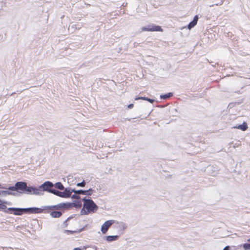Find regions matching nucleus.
Here are the masks:
<instances>
[{
	"instance_id": "nucleus-24",
	"label": "nucleus",
	"mask_w": 250,
	"mask_h": 250,
	"mask_svg": "<svg viewBox=\"0 0 250 250\" xmlns=\"http://www.w3.org/2000/svg\"><path fill=\"white\" fill-rule=\"evenodd\" d=\"M79 194H74L72 196H71V198L72 199H77V200H79L80 199V196L78 195Z\"/></svg>"
},
{
	"instance_id": "nucleus-25",
	"label": "nucleus",
	"mask_w": 250,
	"mask_h": 250,
	"mask_svg": "<svg viewBox=\"0 0 250 250\" xmlns=\"http://www.w3.org/2000/svg\"><path fill=\"white\" fill-rule=\"evenodd\" d=\"M146 100L148 101L150 103H153L154 102V100L147 97H146Z\"/></svg>"
},
{
	"instance_id": "nucleus-5",
	"label": "nucleus",
	"mask_w": 250,
	"mask_h": 250,
	"mask_svg": "<svg viewBox=\"0 0 250 250\" xmlns=\"http://www.w3.org/2000/svg\"><path fill=\"white\" fill-rule=\"evenodd\" d=\"M62 208H63V203H60L56 205L46 206L42 207V212L44 213H49L51 210H59Z\"/></svg>"
},
{
	"instance_id": "nucleus-14",
	"label": "nucleus",
	"mask_w": 250,
	"mask_h": 250,
	"mask_svg": "<svg viewBox=\"0 0 250 250\" xmlns=\"http://www.w3.org/2000/svg\"><path fill=\"white\" fill-rule=\"evenodd\" d=\"M54 187L60 190H63L65 189L64 186L61 182H57L54 184Z\"/></svg>"
},
{
	"instance_id": "nucleus-9",
	"label": "nucleus",
	"mask_w": 250,
	"mask_h": 250,
	"mask_svg": "<svg viewBox=\"0 0 250 250\" xmlns=\"http://www.w3.org/2000/svg\"><path fill=\"white\" fill-rule=\"evenodd\" d=\"M71 193L72 192H74L77 194H82V195H86L87 196H90L95 191L92 189L89 188L86 190H83L82 189L80 190H76L75 189H70Z\"/></svg>"
},
{
	"instance_id": "nucleus-1",
	"label": "nucleus",
	"mask_w": 250,
	"mask_h": 250,
	"mask_svg": "<svg viewBox=\"0 0 250 250\" xmlns=\"http://www.w3.org/2000/svg\"><path fill=\"white\" fill-rule=\"evenodd\" d=\"M8 209L13 211V214L16 215H21L23 213H39L42 212V209L35 207L29 208H9Z\"/></svg>"
},
{
	"instance_id": "nucleus-18",
	"label": "nucleus",
	"mask_w": 250,
	"mask_h": 250,
	"mask_svg": "<svg viewBox=\"0 0 250 250\" xmlns=\"http://www.w3.org/2000/svg\"><path fill=\"white\" fill-rule=\"evenodd\" d=\"M63 208H68L73 207V203H63Z\"/></svg>"
},
{
	"instance_id": "nucleus-2",
	"label": "nucleus",
	"mask_w": 250,
	"mask_h": 250,
	"mask_svg": "<svg viewBox=\"0 0 250 250\" xmlns=\"http://www.w3.org/2000/svg\"><path fill=\"white\" fill-rule=\"evenodd\" d=\"M83 206L84 208L88 210L89 212H95L98 209L97 205L93 202V201L90 199H86L85 197L83 199Z\"/></svg>"
},
{
	"instance_id": "nucleus-6",
	"label": "nucleus",
	"mask_w": 250,
	"mask_h": 250,
	"mask_svg": "<svg viewBox=\"0 0 250 250\" xmlns=\"http://www.w3.org/2000/svg\"><path fill=\"white\" fill-rule=\"evenodd\" d=\"M141 31H160L162 32L163 29L159 25H156L154 24H149L146 26L143 27L141 28Z\"/></svg>"
},
{
	"instance_id": "nucleus-35",
	"label": "nucleus",
	"mask_w": 250,
	"mask_h": 250,
	"mask_svg": "<svg viewBox=\"0 0 250 250\" xmlns=\"http://www.w3.org/2000/svg\"><path fill=\"white\" fill-rule=\"evenodd\" d=\"M247 241L250 242V238L247 240Z\"/></svg>"
},
{
	"instance_id": "nucleus-34",
	"label": "nucleus",
	"mask_w": 250,
	"mask_h": 250,
	"mask_svg": "<svg viewBox=\"0 0 250 250\" xmlns=\"http://www.w3.org/2000/svg\"><path fill=\"white\" fill-rule=\"evenodd\" d=\"M73 250H81V249L80 248H75Z\"/></svg>"
},
{
	"instance_id": "nucleus-31",
	"label": "nucleus",
	"mask_w": 250,
	"mask_h": 250,
	"mask_svg": "<svg viewBox=\"0 0 250 250\" xmlns=\"http://www.w3.org/2000/svg\"><path fill=\"white\" fill-rule=\"evenodd\" d=\"M134 105L133 104H130L128 105V107L130 109L132 108L133 107Z\"/></svg>"
},
{
	"instance_id": "nucleus-10",
	"label": "nucleus",
	"mask_w": 250,
	"mask_h": 250,
	"mask_svg": "<svg viewBox=\"0 0 250 250\" xmlns=\"http://www.w3.org/2000/svg\"><path fill=\"white\" fill-rule=\"evenodd\" d=\"M115 221L113 220H110L105 221L101 227V231L103 234L106 233L109 227L114 224Z\"/></svg>"
},
{
	"instance_id": "nucleus-12",
	"label": "nucleus",
	"mask_w": 250,
	"mask_h": 250,
	"mask_svg": "<svg viewBox=\"0 0 250 250\" xmlns=\"http://www.w3.org/2000/svg\"><path fill=\"white\" fill-rule=\"evenodd\" d=\"M235 128L241 129L243 131H245L248 128V125L247 124L246 122H244L242 125H238V126L234 127Z\"/></svg>"
},
{
	"instance_id": "nucleus-11",
	"label": "nucleus",
	"mask_w": 250,
	"mask_h": 250,
	"mask_svg": "<svg viewBox=\"0 0 250 250\" xmlns=\"http://www.w3.org/2000/svg\"><path fill=\"white\" fill-rule=\"evenodd\" d=\"M49 212L52 218H59L62 215V212L58 210H51Z\"/></svg>"
},
{
	"instance_id": "nucleus-36",
	"label": "nucleus",
	"mask_w": 250,
	"mask_h": 250,
	"mask_svg": "<svg viewBox=\"0 0 250 250\" xmlns=\"http://www.w3.org/2000/svg\"><path fill=\"white\" fill-rule=\"evenodd\" d=\"M1 200L0 199V203H1Z\"/></svg>"
},
{
	"instance_id": "nucleus-8",
	"label": "nucleus",
	"mask_w": 250,
	"mask_h": 250,
	"mask_svg": "<svg viewBox=\"0 0 250 250\" xmlns=\"http://www.w3.org/2000/svg\"><path fill=\"white\" fill-rule=\"evenodd\" d=\"M24 191H25L26 193L28 194H33L35 195H40L42 194V190L41 189H38V188L27 187L26 185V187L24 188Z\"/></svg>"
},
{
	"instance_id": "nucleus-32",
	"label": "nucleus",
	"mask_w": 250,
	"mask_h": 250,
	"mask_svg": "<svg viewBox=\"0 0 250 250\" xmlns=\"http://www.w3.org/2000/svg\"><path fill=\"white\" fill-rule=\"evenodd\" d=\"M229 246H226L224 249L223 250H229Z\"/></svg>"
},
{
	"instance_id": "nucleus-7",
	"label": "nucleus",
	"mask_w": 250,
	"mask_h": 250,
	"mask_svg": "<svg viewBox=\"0 0 250 250\" xmlns=\"http://www.w3.org/2000/svg\"><path fill=\"white\" fill-rule=\"evenodd\" d=\"M26 187V183L23 182H18L15 184V186L7 188V189L11 191L21 190L24 191Z\"/></svg>"
},
{
	"instance_id": "nucleus-23",
	"label": "nucleus",
	"mask_w": 250,
	"mask_h": 250,
	"mask_svg": "<svg viewBox=\"0 0 250 250\" xmlns=\"http://www.w3.org/2000/svg\"><path fill=\"white\" fill-rule=\"evenodd\" d=\"M85 182L84 180H83L81 183H78L77 184V187H84L85 186Z\"/></svg>"
},
{
	"instance_id": "nucleus-28",
	"label": "nucleus",
	"mask_w": 250,
	"mask_h": 250,
	"mask_svg": "<svg viewBox=\"0 0 250 250\" xmlns=\"http://www.w3.org/2000/svg\"><path fill=\"white\" fill-rule=\"evenodd\" d=\"M64 232L70 233H73L75 232L74 231H72V230H64Z\"/></svg>"
},
{
	"instance_id": "nucleus-15",
	"label": "nucleus",
	"mask_w": 250,
	"mask_h": 250,
	"mask_svg": "<svg viewBox=\"0 0 250 250\" xmlns=\"http://www.w3.org/2000/svg\"><path fill=\"white\" fill-rule=\"evenodd\" d=\"M2 194L4 196H5L6 195H15V193H13L11 191H10L9 190H1L0 191V195Z\"/></svg>"
},
{
	"instance_id": "nucleus-17",
	"label": "nucleus",
	"mask_w": 250,
	"mask_h": 250,
	"mask_svg": "<svg viewBox=\"0 0 250 250\" xmlns=\"http://www.w3.org/2000/svg\"><path fill=\"white\" fill-rule=\"evenodd\" d=\"M118 228L124 231L126 228V225L124 222H120L118 223Z\"/></svg>"
},
{
	"instance_id": "nucleus-3",
	"label": "nucleus",
	"mask_w": 250,
	"mask_h": 250,
	"mask_svg": "<svg viewBox=\"0 0 250 250\" xmlns=\"http://www.w3.org/2000/svg\"><path fill=\"white\" fill-rule=\"evenodd\" d=\"M51 193L62 198H68L71 197V189L67 188H65L62 192L54 189L51 191Z\"/></svg>"
},
{
	"instance_id": "nucleus-30",
	"label": "nucleus",
	"mask_w": 250,
	"mask_h": 250,
	"mask_svg": "<svg viewBox=\"0 0 250 250\" xmlns=\"http://www.w3.org/2000/svg\"><path fill=\"white\" fill-rule=\"evenodd\" d=\"M6 206L4 205L0 204V208L1 209H4L6 208Z\"/></svg>"
},
{
	"instance_id": "nucleus-4",
	"label": "nucleus",
	"mask_w": 250,
	"mask_h": 250,
	"mask_svg": "<svg viewBox=\"0 0 250 250\" xmlns=\"http://www.w3.org/2000/svg\"><path fill=\"white\" fill-rule=\"evenodd\" d=\"M54 187V184L50 181H46L40 186L38 189H42V195L44 191L51 193V191L54 189L52 188Z\"/></svg>"
},
{
	"instance_id": "nucleus-33",
	"label": "nucleus",
	"mask_w": 250,
	"mask_h": 250,
	"mask_svg": "<svg viewBox=\"0 0 250 250\" xmlns=\"http://www.w3.org/2000/svg\"><path fill=\"white\" fill-rule=\"evenodd\" d=\"M0 188L7 189V187H1V185L0 184Z\"/></svg>"
},
{
	"instance_id": "nucleus-20",
	"label": "nucleus",
	"mask_w": 250,
	"mask_h": 250,
	"mask_svg": "<svg viewBox=\"0 0 250 250\" xmlns=\"http://www.w3.org/2000/svg\"><path fill=\"white\" fill-rule=\"evenodd\" d=\"M89 213V211L88 210L86 209L85 208H84L83 207L81 211V214L83 215H87Z\"/></svg>"
},
{
	"instance_id": "nucleus-19",
	"label": "nucleus",
	"mask_w": 250,
	"mask_h": 250,
	"mask_svg": "<svg viewBox=\"0 0 250 250\" xmlns=\"http://www.w3.org/2000/svg\"><path fill=\"white\" fill-rule=\"evenodd\" d=\"M172 96V93H168L166 94L161 95V98L163 99H167Z\"/></svg>"
},
{
	"instance_id": "nucleus-16",
	"label": "nucleus",
	"mask_w": 250,
	"mask_h": 250,
	"mask_svg": "<svg viewBox=\"0 0 250 250\" xmlns=\"http://www.w3.org/2000/svg\"><path fill=\"white\" fill-rule=\"evenodd\" d=\"M82 202L80 200H78L73 203V207L76 208H80L82 206Z\"/></svg>"
},
{
	"instance_id": "nucleus-22",
	"label": "nucleus",
	"mask_w": 250,
	"mask_h": 250,
	"mask_svg": "<svg viewBox=\"0 0 250 250\" xmlns=\"http://www.w3.org/2000/svg\"><path fill=\"white\" fill-rule=\"evenodd\" d=\"M243 248L245 250H250V244L245 243L243 245Z\"/></svg>"
},
{
	"instance_id": "nucleus-27",
	"label": "nucleus",
	"mask_w": 250,
	"mask_h": 250,
	"mask_svg": "<svg viewBox=\"0 0 250 250\" xmlns=\"http://www.w3.org/2000/svg\"><path fill=\"white\" fill-rule=\"evenodd\" d=\"M198 17L197 15H196L194 19H193V21H195L196 22H197V21H198Z\"/></svg>"
},
{
	"instance_id": "nucleus-26",
	"label": "nucleus",
	"mask_w": 250,
	"mask_h": 250,
	"mask_svg": "<svg viewBox=\"0 0 250 250\" xmlns=\"http://www.w3.org/2000/svg\"><path fill=\"white\" fill-rule=\"evenodd\" d=\"M146 97H138V98H135V100H139V99H142V100H146Z\"/></svg>"
},
{
	"instance_id": "nucleus-29",
	"label": "nucleus",
	"mask_w": 250,
	"mask_h": 250,
	"mask_svg": "<svg viewBox=\"0 0 250 250\" xmlns=\"http://www.w3.org/2000/svg\"><path fill=\"white\" fill-rule=\"evenodd\" d=\"M224 1L223 0H221L220 2H217V3H216L215 5L218 6L221 5L223 4Z\"/></svg>"
},
{
	"instance_id": "nucleus-21",
	"label": "nucleus",
	"mask_w": 250,
	"mask_h": 250,
	"mask_svg": "<svg viewBox=\"0 0 250 250\" xmlns=\"http://www.w3.org/2000/svg\"><path fill=\"white\" fill-rule=\"evenodd\" d=\"M196 24H197V22L192 21L188 24V28L190 29L191 28L193 27Z\"/></svg>"
},
{
	"instance_id": "nucleus-13",
	"label": "nucleus",
	"mask_w": 250,
	"mask_h": 250,
	"mask_svg": "<svg viewBox=\"0 0 250 250\" xmlns=\"http://www.w3.org/2000/svg\"><path fill=\"white\" fill-rule=\"evenodd\" d=\"M118 237V235L107 236L106 237V240L108 242H112L117 240Z\"/></svg>"
}]
</instances>
